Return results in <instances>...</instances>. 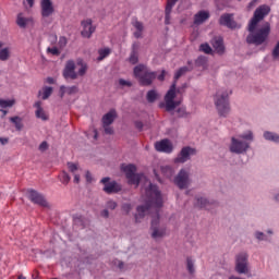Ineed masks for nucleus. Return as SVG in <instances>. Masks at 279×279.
<instances>
[{"label": "nucleus", "mask_w": 279, "mask_h": 279, "mask_svg": "<svg viewBox=\"0 0 279 279\" xmlns=\"http://www.w3.org/2000/svg\"><path fill=\"white\" fill-rule=\"evenodd\" d=\"M269 12H271L270 5H267V4L259 5L254 11L253 17L250 20L248 32H254V29L258 27V24L260 23V21H263V19H265L269 14Z\"/></svg>", "instance_id": "20e7f679"}, {"label": "nucleus", "mask_w": 279, "mask_h": 279, "mask_svg": "<svg viewBox=\"0 0 279 279\" xmlns=\"http://www.w3.org/2000/svg\"><path fill=\"white\" fill-rule=\"evenodd\" d=\"M47 53H51L52 56H60V49L58 47H48Z\"/></svg>", "instance_id": "de8ad7c7"}, {"label": "nucleus", "mask_w": 279, "mask_h": 279, "mask_svg": "<svg viewBox=\"0 0 279 279\" xmlns=\"http://www.w3.org/2000/svg\"><path fill=\"white\" fill-rule=\"evenodd\" d=\"M215 204H217V202L209 201L208 198L203 196H195L194 208H198V210H206L208 206H215Z\"/></svg>", "instance_id": "412c9836"}, {"label": "nucleus", "mask_w": 279, "mask_h": 279, "mask_svg": "<svg viewBox=\"0 0 279 279\" xmlns=\"http://www.w3.org/2000/svg\"><path fill=\"white\" fill-rule=\"evenodd\" d=\"M50 95H53V87L51 86H44L43 87V95L41 99L45 101L49 98Z\"/></svg>", "instance_id": "f704fd0d"}, {"label": "nucleus", "mask_w": 279, "mask_h": 279, "mask_svg": "<svg viewBox=\"0 0 279 279\" xmlns=\"http://www.w3.org/2000/svg\"><path fill=\"white\" fill-rule=\"evenodd\" d=\"M0 60L2 62L10 60V48H3L0 50Z\"/></svg>", "instance_id": "4c0bfd02"}, {"label": "nucleus", "mask_w": 279, "mask_h": 279, "mask_svg": "<svg viewBox=\"0 0 279 279\" xmlns=\"http://www.w3.org/2000/svg\"><path fill=\"white\" fill-rule=\"evenodd\" d=\"M122 171L125 173L128 184H130L131 186H135V189H138V186L141 185V180L145 178V174L136 173V166L134 163H129L122 167Z\"/></svg>", "instance_id": "f03ea898"}, {"label": "nucleus", "mask_w": 279, "mask_h": 279, "mask_svg": "<svg viewBox=\"0 0 279 279\" xmlns=\"http://www.w3.org/2000/svg\"><path fill=\"white\" fill-rule=\"evenodd\" d=\"M15 101L10 99H0V108H12Z\"/></svg>", "instance_id": "ea45409f"}, {"label": "nucleus", "mask_w": 279, "mask_h": 279, "mask_svg": "<svg viewBox=\"0 0 279 279\" xmlns=\"http://www.w3.org/2000/svg\"><path fill=\"white\" fill-rule=\"evenodd\" d=\"M240 138H243V141H254V133L248 131L247 133L241 134Z\"/></svg>", "instance_id": "c03bdc74"}, {"label": "nucleus", "mask_w": 279, "mask_h": 279, "mask_svg": "<svg viewBox=\"0 0 279 279\" xmlns=\"http://www.w3.org/2000/svg\"><path fill=\"white\" fill-rule=\"evenodd\" d=\"M105 134L112 136L114 134V129L110 125L102 124Z\"/></svg>", "instance_id": "09e8293b"}, {"label": "nucleus", "mask_w": 279, "mask_h": 279, "mask_svg": "<svg viewBox=\"0 0 279 279\" xmlns=\"http://www.w3.org/2000/svg\"><path fill=\"white\" fill-rule=\"evenodd\" d=\"M250 255L247 252H241L235 256V271L236 274H248L250 268L247 267V260Z\"/></svg>", "instance_id": "9d476101"}, {"label": "nucleus", "mask_w": 279, "mask_h": 279, "mask_svg": "<svg viewBox=\"0 0 279 279\" xmlns=\"http://www.w3.org/2000/svg\"><path fill=\"white\" fill-rule=\"evenodd\" d=\"M210 19V12L206 10L198 11L194 15V25H202L203 23H206Z\"/></svg>", "instance_id": "a878e982"}, {"label": "nucleus", "mask_w": 279, "mask_h": 279, "mask_svg": "<svg viewBox=\"0 0 279 279\" xmlns=\"http://www.w3.org/2000/svg\"><path fill=\"white\" fill-rule=\"evenodd\" d=\"M0 143H1V145H8V143H10V138H8V137H0Z\"/></svg>", "instance_id": "774afa93"}, {"label": "nucleus", "mask_w": 279, "mask_h": 279, "mask_svg": "<svg viewBox=\"0 0 279 279\" xmlns=\"http://www.w3.org/2000/svg\"><path fill=\"white\" fill-rule=\"evenodd\" d=\"M119 85L120 86H128L129 88H132V82L125 81L124 78L119 80Z\"/></svg>", "instance_id": "13d9d810"}, {"label": "nucleus", "mask_w": 279, "mask_h": 279, "mask_svg": "<svg viewBox=\"0 0 279 279\" xmlns=\"http://www.w3.org/2000/svg\"><path fill=\"white\" fill-rule=\"evenodd\" d=\"M121 210L124 215H130V213H132V204L130 203L122 204Z\"/></svg>", "instance_id": "79ce46f5"}, {"label": "nucleus", "mask_w": 279, "mask_h": 279, "mask_svg": "<svg viewBox=\"0 0 279 279\" xmlns=\"http://www.w3.org/2000/svg\"><path fill=\"white\" fill-rule=\"evenodd\" d=\"M66 94V86L64 85H61L60 88H59V97L61 99H64V95Z\"/></svg>", "instance_id": "bf43d9fd"}, {"label": "nucleus", "mask_w": 279, "mask_h": 279, "mask_svg": "<svg viewBox=\"0 0 279 279\" xmlns=\"http://www.w3.org/2000/svg\"><path fill=\"white\" fill-rule=\"evenodd\" d=\"M26 197L27 199H29V202H32V204H35V206H40L41 208H49V202H47L45 194L38 192L37 190H26Z\"/></svg>", "instance_id": "0eeeda50"}, {"label": "nucleus", "mask_w": 279, "mask_h": 279, "mask_svg": "<svg viewBox=\"0 0 279 279\" xmlns=\"http://www.w3.org/2000/svg\"><path fill=\"white\" fill-rule=\"evenodd\" d=\"M178 97V83L175 81L172 82L170 88L166 93L163 97V101L161 104H169L170 101H173Z\"/></svg>", "instance_id": "4be33fe9"}, {"label": "nucleus", "mask_w": 279, "mask_h": 279, "mask_svg": "<svg viewBox=\"0 0 279 279\" xmlns=\"http://www.w3.org/2000/svg\"><path fill=\"white\" fill-rule=\"evenodd\" d=\"M38 149L39 151H47V149H49V143H47V141L41 142Z\"/></svg>", "instance_id": "603ef678"}, {"label": "nucleus", "mask_w": 279, "mask_h": 279, "mask_svg": "<svg viewBox=\"0 0 279 279\" xmlns=\"http://www.w3.org/2000/svg\"><path fill=\"white\" fill-rule=\"evenodd\" d=\"M117 206H118V204L114 201L107 202V208H109V210H116Z\"/></svg>", "instance_id": "4d7b16f0"}, {"label": "nucleus", "mask_w": 279, "mask_h": 279, "mask_svg": "<svg viewBox=\"0 0 279 279\" xmlns=\"http://www.w3.org/2000/svg\"><path fill=\"white\" fill-rule=\"evenodd\" d=\"M87 71H88V65L82 64V66L78 69L76 74L80 75V77H84Z\"/></svg>", "instance_id": "49530a36"}, {"label": "nucleus", "mask_w": 279, "mask_h": 279, "mask_svg": "<svg viewBox=\"0 0 279 279\" xmlns=\"http://www.w3.org/2000/svg\"><path fill=\"white\" fill-rule=\"evenodd\" d=\"M133 26L135 27V29H136L137 32H143V29H144V26H143L142 22H140V21H136V22L133 24Z\"/></svg>", "instance_id": "e2e57ef3"}, {"label": "nucleus", "mask_w": 279, "mask_h": 279, "mask_svg": "<svg viewBox=\"0 0 279 279\" xmlns=\"http://www.w3.org/2000/svg\"><path fill=\"white\" fill-rule=\"evenodd\" d=\"M117 117H118L117 109H110L107 113L102 116V119H101L102 125H112Z\"/></svg>", "instance_id": "393cba45"}, {"label": "nucleus", "mask_w": 279, "mask_h": 279, "mask_svg": "<svg viewBox=\"0 0 279 279\" xmlns=\"http://www.w3.org/2000/svg\"><path fill=\"white\" fill-rule=\"evenodd\" d=\"M250 149V143L238 140L236 137L231 138L230 151L232 154H245Z\"/></svg>", "instance_id": "f8f14e48"}, {"label": "nucleus", "mask_w": 279, "mask_h": 279, "mask_svg": "<svg viewBox=\"0 0 279 279\" xmlns=\"http://www.w3.org/2000/svg\"><path fill=\"white\" fill-rule=\"evenodd\" d=\"M34 108H37L35 111V117H40V112H43V101L38 100L34 104Z\"/></svg>", "instance_id": "37998d69"}, {"label": "nucleus", "mask_w": 279, "mask_h": 279, "mask_svg": "<svg viewBox=\"0 0 279 279\" xmlns=\"http://www.w3.org/2000/svg\"><path fill=\"white\" fill-rule=\"evenodd\" d=\"M215 106L219 117L226 119L230 114V96L225 92L220 96L215 97Z\"/></svg>", "instance_id": "39448f33"}, {"label": "nucleus", "mask_w": 279, "mask_h": 279, "mask_svg": "<svg viewBox=\"0 0 279 279\" xmlns=\"http://www.w3.org/2000/svg\"><path fill=\"white\" fill-rule=\"evenodd\" d=\"M147 193L150 194L147 202H151L154 208L160 210L165 206V202L162 201V192L159 191L158 186L154 183H149Z\"/></svg>", "instance_id": "423d86ee"}, {"label": "nucleus", "mask_w": 279, "mask_h": 279, "mask_svg": "<svg viewBox=\"0 0 279 279\" xmlns=\"http://www.w3.org/2000/svg\"><path fill=\"white\" fill-rule=\"evenodd\" d=\"M65 93L66 95H77V93H80V87H77L76 85L70 86V87H65Z\"/></svg>", "instance_id": "a19ab883"}, {"label": "nucleus", "mask_w": 279, "mask_h": 279, "mask_svg": "<svg viewBox=\"0 0 279 279\" xmlns=\"http://www.w3.org/2000/svg\"><path fill=\"white\" fill-rule=\"evenodd\" d=\"M64 80H77V72H75V61L69 60L62 73Z\"/></svg>", "instance_id": "f3484780"}, {"label": "nucleus", "mask_w": 279, "mask_h": 279, "mask_svg": "<svg viewBox=\"0 0 279 279\" xmlns=\"http://www.w3.org/2000/svg\"><path fill=\"white\" fill-rule=\"evenodd\" d=\"M157 77V72H149L145 71L140 77H138V84L140 86H151L154 84V80Z\"/></svg>", "instance_id": "a211bd4d"}, {"label": "nucleus", "mask_w": 279, "mask_h": 279, "mask_svg": "<svg viewBox=\"0 0 279 279\" xmlns=\"http://www.w3.org/2000/svg\"><path fill=\"white\" fill-rule=\"evenodd\" d=\"M173 184L180 191H186L191 186V177L186 169L182 168L173 179Z\"/></svg>", "instance_id": "6e6552de"}, {"label": "nucleus", "mask_w": 279, "mask_h": 279, "mask_svg": "<svg viewBox=\"0 0 279 279\" xmlns=\"http://www.w3.org/2000/svg\"><path fill=\"white\" fill-rule=\"evenodd\" d=\"M180 106H182V100H175V98L168 104H158V108H160V110H166L171 117H175V109L180 108Z\"/></svg>", "instance_id": "dca6fc26"}, {"label": "nucleus", "mask_w": 279, "mask_h": 279, "mask_svg": "<svg viewBox=\"0 0 279 279\" xmlns=\"http://www.w3.org/2000/svg\"><path fill=\"white\" fill-rule=\"evenodd\" d=\"M167 76V70H161V73L158 75L157 74V80L159 81V82H165V77Z\"/></svg>", "instance_id": "052dcab7"}, {"label": "nucleus", "mask_w": 279, "mask_h": 279, "mask_svg": "<svg viewBox=\"0 0 279 279\" xmlns=\"http://www.w3.org/2000/svg\"><path fill=\"white\" fill-rule=\"evenodd\" d=\"M134 126L136 128V130H138V132H143V128H145V124H143V121L136 120L134 122Z\"/></svg>", "instance_id": "6e6d98bb"}, {"label": "nucleus", "mask_w": 279, "mask_h": 279, "mask_svg": "<svg viewBox=\"0 0 279 279\" xmlns=\"http://www.w3.org/2000/svg\"><path fill=\"white\" fill-rule=\"evenodd\" d=\"M255 239H257V241H267V235H265L263 231H256Z\"/></svg>", "instance_id": "3c124183"}, {"label": "nucleus", "mask_w": 279, "mask_h": 279, "mask_svg": "<svg viewBox=\"0 0 279 279\" xmlns=\"http://www.w3.org/2000/svg\"><path fill=\"white\" fill-rule=\"evenodd\" d=\"M145 71L144 64H138L134 68L133 73L137 80L143 75L142 72Z\"/></svg>", "instance_id": "58836bf2"}, {"label": "nucleus", "mask_w": 279, "mask_h": 279, "mask_svg": "<svg viewBox=\"0 0 279 279\" xmlns=\"http://www.w3.org/2000/svg\"><path fill=\"white\" fill-rule=\"evenodd\" d=\"M9 121L15 125V130H17V132H21V130H23V118L14 116L9 118Z\"/></svg>", "instance_id": "7c9ffc66"}, {"label": "nucleus", "mask_w": 279, "mask_h": 279, "mask_svg": "<svg viewBox=\"0 0 279 279\" xmlns=\"http://www.w3.org/2000/svg\"><path fill=\"white\" fill-rule=\"evenodd\" d=\"M36 118L41 119V121H49V116L45 113V109H41V112L39 113V116H36Z\"/></svg>", "instance_id": "864d4df0"}, {"label": "nucleus", "mask_w": 279, "mask_h": 279, "mask_svg": "<svg viewBox=\"0 0 279 279\" xmlns=\"http://www.w3.org/2000/svg\"><path fill=\"white\" fill-rule=\"evenodd\" d=\"M186 269L191 276L195 274V262H193L192 257H186Z\"/></svg>", "instance_id": "c9c22d12"}, {"label": "nucleus", "mask_w": 279, "mask_h": 279, "mask_svg": "<svg viewBox=\"0 0 279 279\" xmlns=\"http://www.w3.org/2000/svg\"><path fill=\"white\" fill-rule=\"evenodd\" d=\"M100 184L104 185L102 191L107 193V195H116L117 193H121L123 191V186L119 184L116 180L111 181L110 177H105L100 180Z\"/></svg>", "instance_id": "1a4fd4ad"}, {"label": "nucleus", "mask_w": 279, "mask_h": 279, "mask_svg": "<svg viewBox=\"0 0 279 279\" xmlns=\"http://www.w3.org/2000/svg\"><path fill=\"white\" fill-rule=\"evenodd\" d=\"M158 97H160V95L158 94V90L149 89L146 94V101L148 104H155V101H158Z\"/></svg>", "instance_id": "c85d7f7f"}, {"label": "nucleus", "mask_w": 279, "mask_h": 279, "mask_svg": "<svg viewBox=\"0 0 279 279\" xmlns=\"http://www.w3.org/2000/svg\"><path fill=\"white\" fill-rule=\"evenodd\" d=\"M68 169L71 171V173H75L77 171V165L74 162L69 161L68 162Z\"/></svg>", "instance_id": "5fc2aeb1"}, {"label": "nucleus", "mask_w": 279, "mask_h": 279, "mask_svg": "<svg viewBox=\"0 0 279 279\" xmlns=\"http://www.w3.org/2000/svg\"><path fill=\"white\" fill-rule=\"evenodd\" d=\"M174 114H177V119H186L191 113L186 111V106H181L174 109Z\"/></svg>", "instance_id": "c756f323"}, {"label": "nucleus", "mask_w": 279, "mask_h": 279, "mask_svg": "<svg viewBox=\"0 0 279 279\" xmlns=\"http://www.w3.org/2000/svg\"><path fill=\"white\" fill-rule=\"evenodd\" d=\"M191 156H197V149L191 146H184L174 158V162L175 165H184V162H189V160H191Z\"/></svg>", "instance_id": "9b49d317"}, {"label": "nucleus", "mask_w": 279, "mask_h": 279, "mask_svg": "<svg viewBox=\"0 0 279 279\" xmlns=\"http://www.w3.org/2000/svg\"><path fill=\"white\" fill-rule=\"evenodd\" d=\"M211 45L215 49V51L219 54V56H223L226 53V46L223 45V37L219 36V37H215L211 40Z\"/></svg>", "instance_id": "b1692460"}, {"label": "nucleus", "mask_w": 279, "mask_h": 279, "mask_svg": "<svg viewBox=\"0 0 279 279\" xmlns=\"http://www.w3.org/2000/svg\"><path fill=\"white\" fill-rule=\"evenodd\" d=\"M101 217H104L105 219H108V217H110V211H108V209H104L100 213Z\"/></svg>", "instance_id": "338daca9"}, {"label": "nucleus", "mask_w": 279, "mask_h": 279, "mask_svg": "<svg viewBox=\"0 0 279 279\" xmlns=\"http://www.w3.org/2000/svg\"><path fill=\"white\" fill-rule=\"evenodd\" d=\"M186 88H189V85L186 83H183L182 86L177 88L178 95H182V93H184Z\"/></svg>", "instance_id": "680f3d73"}, {"label": "nucleus", "mask_w": 279, "mask_h": 279, "mask_svg": "<svg viewBox=\"0 0 279 279\" xmlns=\"http://www.w3.org/2000/svg\"><path fill=\"white\" fill-rule=\"evenodd\" d=\"M59 46L60 47H66V37H60Z\"/></svg>", "instance_id": "69168bd1"}, {"label": "nucleus", "mask_w": 279, "mask_h": 279, "mask_svg": "<svg viewBox=\"0 0 279 279\" xmlns=\"http://www.w3.org/2000/svg\"><path fill=\"white\" fill-rule=\"evenodd\" d=\"M250 34L246 36L247 45H255V47H260V45H265L269 39V34H271V24L266 22L262 28H255L253 31H248Z\"/></svg>", "instance_id": "f257e3e1"}, {"label": "nucleus", "mask_w": 279, "mask_h": 279, "mask_svg": "<svg viewBox=\"0 0 279 279\" xmlns=\"http://www.w3.org/2000/svg\"><path fill=\"white\" fill-rule=\"evenodd\" d=\"M193 71V66L189 68L186 65L181 66L175 73H174V77H173V82H175V84H178V81L180 77H182V75H186V73Z\"/></svg>", "instance_id": "cd10ccee"}, {"label": "nucleus", "mask_w": 279, "mask_h": 279, "mask_svg": "<svg viewBox=\"0 0 279 279\" xmlns=\"http://www.w3.org/2000/svg\"><path fill=\"white\" fill-rule=\"evenodd\" d=\"M155 149L156 151H160L161 154H172L173 143H171V140L169 138H163L155 143Z\"/></svg>", "instance_id": "2eb2a0df"}, {"label": "nucleus", "mask_w": 279, "mask_h": 279, "mask_svg": "<svg viewBox=\"0 0 279 279\" xmlns=\"http://www.w3.org/2000/svg\"><path fill=\"white\" fill-rule=\"evenodd\" d=\"M40 8L43 19H49V16H51V14L56 12V9L53 8V2L51 0H41Z\"/></svg>", "instance_id": "aec40b11"}, {"label": "nucleus", "mask_w": 279, "mask_h": 279, "mask_svg": "<svg viewBox=\"0 0 279 279\" xmlns=\"http://www.w3.org/2000/svg\"><path fill=\"white\" fill-rule=\"evenodd\" d=\"M154 208L151 201H146L144 205L136 207V214H134L135 223H141V220L147 215L148 210Z\"/></svg>", "instance_id": "ddd939ff"}, {"label": "nucleus", "mask_w": 279, "mask_h": 279, "mask_svg": "<svg viewBox=\"0 0 279 279\" xmlns=\"http://www.w3.org/2000/svg\"><path fill=\"white\" fill-rule=\"evenodd\" d=\"M149 231H150L151 239H154L155 241H157V239H165V236H167V227L165 226L160 227L159 210L156 211L155 217H153L150 220Z\"/></svg>", "instance_id": "7ed1b4c3"}, {"label": "nucleus", "mask_w": 279, "mask_h": 279, "mask_svg": "<svg viewBox=\"0 0 279 279\" xmlns=\"http://www.w3.org/2000/svg\"><path fill=\"white\" fill-rule=\"evenodd\" d=\"M86 182L90 184L93 182V174H90V171H86L85 173Z\"/></svg>", "instance_id": "0e129e2a"}, {"label": "nucleus", "mask_w": 279, "mask_h": 279, "mask_svg": "<svg viewBox=\"0 0 279 279\" xmlns=\"http://www.w3.org/2000/svg\"><path fill=\"white\" fill-rule=\"evenodd\" d=\"M232 16L230 13H223L219 19V25L228 27V29H236V21Z\"/></svg>", "instance_id": "6ab92c4d"}, {"label": "nucleus", "mask_w": 279, "mask_h": 279, "mask_svg": "<svg viewBox=\"0 0 279 279\" xmlns=\"http://www.w3.org/2000/svg\"><path fill=\"white\" fill-rule=\"evenodd\" d=\"M195 66L206 69L208 66V57L206 56H198L197 59L194 61Z\"/></svg>", "instance_id": "2f4dec72"}, {"label": "nucleus", "mask_w": 279, "mask_h": 279, "mask_svg": "<svg viewBox=\"0 0 279 279\" xmlns=\"http://www.w3.org/2000/svg\"><path fill=\"white\" fill-rule=\"evenodd\" d=\"M112 50H110V48H100L98 50V57H97V61L101 62L102 60H106V58H108V56H110Z\"/></svg>", "instance_id": "72a5a7b5"}, {"label": "nucleus", "mask_w": 279, "mask_h": 279, "mask_svg": "<svg viewBox=\"0 0 279 279\" xmlns=\"http://www.w3.org/2000/svg\"><path fill=\"white\" fill-rule=\"evenodd\" d=\"M175 3H178V0H167L165 9V25H171V12H173Z\"/></svg>", "instance_id": "5701e85b"}, {"label": "nucleus", "mask_w": 279, "mask_h": 279, "mask_svg": "<svg viewBox=\"0 0 279 279\" xmlns=\"http://www.w3.org/2000/svg\"><path fill=\"white\" fill-rule=\"evenodd\" d=\"M61 182L62 184H69V182H71V175H69L66 173V171H63L62 174H61Z\"/></svg>", "instance_id": "a18cd8bd"}, {"label": "nucleus", "mask_w": 279, "mask_h": 279, "mask_svg": "<svg viewBox=\"0 0 279 279\" xmlns=\"http://www.w3.org/2000/svg\"><path fill=\"white\" fill-rule=\"evenodd\" d=\"M129 62L130 64H138V46L136 44L132 45Z\"/></svg>", "instance_id": "bb28decb"}, {"label": "nucleus", "mask_w": 279, "mask_h": 279, "mask_svg": "<svg viewBox=\"0 0 279 279\" xmlns=\"http://www.w3.org/2000/svg\"><path fill=\"white\" fill-rule=\"evenodd\" d=\"M81 27H83V31L81 32L83 38H90L97 29V26L93 25V19L81 21Z\"/></svg>", "instance_id": "4468645a"}, {"label": "nucleus", "mask_w": 279, "mask_h": 279, "mask_svg": "<svg viewBox=\"0 0 279 279\" xmlns=\"http://www.w3.org/2000/svg\"><path fill=\"white\" fill-rule=\"evenodd\" d=\"M265 141H270L271 143H279V135L271 131L264 132Z\"/></svg>", "instance_id": "473e14b6"}, {"label": "nucleus", "mask_w": 279, "mask_h": 279, "mask_svg": "<svg viewBox=\"0 0 279 279\" xmlns=\"http://www.w3.org/2000/svg\"><path fill=\"white\" fill-rule=\"evenodd\" d=\"M199 51H203V53H206L207 56H213V48L208 43L202 44L199 46Z\"/></svg>", "instance_id": "e433bc0d"}, {"label": "nucleus", "mask_w": 279, "mask_h": 279, "mask_svg": "<svg viewBox=\"0 0 279 279\" xmlns=\"http://www.w3.org/2000/svg\"><path fill=\"white\" fill-rule=\"evenodd\" d=\"M16 23L19 27H27V19L21 17V15L17 16Z\"/></svg>", "instance_id": "8fccbe9b"}]
</instances>
